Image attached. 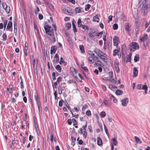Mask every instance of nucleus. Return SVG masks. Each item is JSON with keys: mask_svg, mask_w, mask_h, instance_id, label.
I'll return each mask as SVG.
<instances>
[{"mask_svg": "<svg viewBox=\"0 0 150 150\" xmlns=\"http://www.w3.org/2000/svg\"><path fill=\"white\" fill-rule=\"evenodd\" d=\"M62 81V79L60 77H58L57 79V81L58 82V83H59Z\"/></svg>", "mask_w": 150, "mask_h": 150, "instance_id": "nucleus-54", "label": "nucleus"}, {"mask_svg": "<svg viewBox=\"0 0 150 150\" xmlns=\"http://www.w3.org/2000/svg\"><path fill=\"white\" fill-rule=\"evenodd\" d=\"M88 60L90 62L91 64H93L94 62V59L92 57H89L88 58Z\"/></svg>", "mask_w": 150, "mask_h": 150, "instance_id": "nucleus-28", "label": "nucleus"}, {"mask_svg": "<svg viewBox=\"0 0 150 150\" xmlns=\"http://www.w3.org/2000/svg\"><path fill=\"white\" fill-rule=\"evenodd\" d=\"M100 15L98 14H97L95 16H94L93 18V21L94 22H99V19L98 18V17Z\"/></svg>", "mask_w": 150, "mask_h": 150, "instance_id": "nucleus-12", "label": "nucleus"}, {"mask_svg": "<svg viewBox=\"0 0 150 150\" xmlns=\"http://www.w3.org/2000/svg\"><path fill=\"white\" fill-rule=\"evenodd\" d=\"M101 106L105 105L106 106H109V104L108 103V101L105 100L102 103Z\"/></svg>", "mask_w": 150, "mask_h": 150, "instance_id": "nucleus-24", "label": "nucleus"}, {"mask_svg": "<svg viewBox=\"0 0 150 150\" xmlns=\"http://www.w3.org/2000/svg\"><path fill=\"white\" fill-rule=\"evenodd\" d=\"M72 27L73 28V30L74 31V33L76 32L77 31V30L76 28V26L75 24L74 23V22H72Z\"/></svg>", "mask_w": 150, "mask_h": 150, "instance_id": "nucleus-34", "label": "nucleus"}, {"mask_svg": "<svg viewBox=\"0 0 150 150\" xmlns=\"http://www.w3.org/2000/svg\"><path fill=\"white\" fill-rule=\"evenodd\" d=\"M148 38V35H144L143 37L140 38V41L142 42L146 41Z\"/></svg>", "mask_w": 150, "mask_h": 150, "instance_id": "nucleus-13", "label": "nucleus"}, {"mask_svg": "<svg viewBox=\"0 0 150 150\" xmlns=\"http://www.w3.org/2000/svg\"><path fill=\"white\" fill-rule=\"evenodd\" d=\"M2 5L3 6V8L5 9H6V6H7L6 3H2Z\"/></svg>", "mask_w": 150, "mask_h": 150, "instance_id": "nucleus-52", "label": "nucleus"}, {"mask_svg": "<svg viewBox=\"0 0 150 150\" xmlns=\"http://www.w3.org/2000/svg\"><path fill=\"white\" fill-rule=\"evenodd\" d=\"M139 47L138 44L135 42H132L129 46V48L131 51H134L138 49Z\"/></svg>", "mask_w": 150, "mask_h": 150, "instance_id": "nucleus-3", "label": "nucleus"}, {"mask_svg": "<svg viewBox=\"0 0 150 150\" xmlns=\"http://www.w3.org/2000/svg\"><path fill=\"white\" fill-rule=\"evenodd\" d=\"M97 144L98 145H100L102 144V141L100 137H98L97 139Z\"/></svg>", "mask_w": 150, "mask_h": 150, "instance_id": "nucleus-23", "label": "nucleus"}, {"mask_svg": "<svg viewBox=\"0 0 150 150\" xmlns=\"http://www.w3.org/2000/svg\"><path fill=\"white\" fill-rule=\"evenodd\" d=\"M37 96L35 95V99L37 101V104L40 103V101L39 96L37 94Z\"/></svg>", "mask_w": 150, "mask_h": 150, "instance_id": "nucleus-21", "label": "nucleus"}, {"mask_svg": "<svg viewBox=\"0 0 150 150\" xmlns=\"http://www.w3.org/2000/svg\"><path fill=\"white\" fill-rule=\"evenodd\" d=\"M23 101H24V102L25 103H27V98H26V97H24L23 98Z\"/></svg>", "mask_w": 150, "mask_h": 150, "instance_id": "nucleus-63", "label": "nucleus"}, {"mask_svg": "<svg viewBox=\"0 0 150 150\" xmlns=\"http://www.w3.org/2000/svg\"><path fill=\"white\" fill-rule=\"evenodd\" d=\"M63 102L64 101L62 100H60L59 101V105L60 107H61L62 106L63 104Z\"/></svg>", "mask_w": 150, "mask_h": 150, "instance_id": "nucleus-48", "label": "nucleus"}, {"mask_svg": "<svg viewBox=\"0 0 150 150\" xmlns=\"http://www.w3.org/2000/svg\"><path fill=\"white\" fill-rule=\"evenodd\" d=\"M112 140L113 141V144L114 145H116L117 144V141L116 139L113 138Z\"/></svg>", "mask_w": 150, "mask_h": 150, "instance_id": "nucleus-39", "label": "nucleus"}, {"mask_svg": "<svg viewBox=\"0 0 150 150\" xmlns=\"http://www.w3.org/2000/svg\"><path fill=\"white\" fill-rule=\"evenodd\" d=\"M34 138V137L33 136H32L31 135H30L29 137V140L31 141L32 139Z\"/></svg>", "mask_w": 150, "mask_h": 150, "instance_id": "nucleus-60", "label": "nucleus"}, {"mask_svg": "<svg viewBox=\"0 0 150 150\" xmlns=\"http://www.w3.org/2000/svg\"><path fill=\"white\" fill-rule=\"evenodd\" d=\"M52 86L53 87L54 89V87H55V88H56V86H57V84L59 83H58V82H57V81L56 82H54V83L52 82Z\"/></svg>", "mask_w": 150, "mask_h": 150, "instance_id": "nucleus-33", "label": "nucleus"}, {"mask_svg": "<svg viewBox=\"0 0 150 150\" xmlns=\"http://www.w3.org/2000/svg\"><path fill=\"white\" fill-rule=\"evenodd\" d=\"M79 49L81 52L82 53H84L85 52V51L84 50V47L83 45H80Z\"/></svg>", "mask_w": 150, "mask_h": 150, "instance_id": "nucleus-25", "label": "nucleus"}, {"mask_svg": "<svg viewBox=\"0 0 150 150\" xmlns=\"http://www.w3.org/2000/svg\"><path fill=\"white\" fill-rule=\"evenodd\" d=\"M109 75L110 77H112L113 76V74L112 72H110L109 73Z\"/></svg>", "mask_w": 150, "mask_h": 150, "instance_id": "nucleus-62", "label": "nucleus"}, {"mask_svg": "<svg viewBox=\"0 0 150 150\" xmlns=\"http://www.w3.org/2000/svg\"><path fill=\"white\" fill-rule=\"evenodd\" d=\"M38 17L39 19L40 20L42 19L43 18V16L42 14H39Z\"/></svg>", "mask_w": 150, "mask_h": 150, "instance_id": "nucleus-56", "label": "nucleus"}, {"mask_svg": "<svg viewBox=\"0 0 150 150\" xmlns=\"http://www.w3.org/2000/svg\"><path fill=\"white\" fill-rule=\"evenodd\" d=\"M12 26V22L11 21H9L7 25L6 30H9Z\"/></svg>", "mask_w": 150, "mask_h": 150, "instance_id": "nucleus-15", "label": "nucleus"}, {"mask_svg": "<svg viewBox=\"0 0 150 150\" xmlns=\"http://www.w3.org/2000/svg\"><path fill=\"white\" fill-rule=\"evenodd\" d=\"M57 49V47L55 46H52L51 48L50 53L52 54L55 53Z\"/></svg>", "mask_w": 150, "mask_h": 150, "instance_id": "nucleus-11", "label": "nucleus"}, {"mask_svg": "<svg viewBox=\"0 0 150 150\" xmlns=\"http://www.w3.org/2000/svg\"><path fill=\"white\" fill-rule=\"evenodd\" d=\"M139 55L138 54L136 55L134 57V60L135 62H137V61H139Z\"/></svg>", "mask_w": 150, "mask_h": 150, "instance_id": "nucleus-26", "label": "nucleus"}, {"mask_svg": "<svg viewBox=\"0 0 150 150\" xmlns=\"http://www.w3.org/2000/svg\"><path fill=\"white\" fill-rule=\"evenodd\" d=\"M52 76L53 80H55L56 79L55 73L54 72H53L52 74Z\"/></svg>", "mask_w": 150, "mask_h": 150, "instance_id": "nucleus-44", "label": "nucleus"}, {"mask_svg": "<svg viewBox=\"0 0 150 150\" xmlns=\"http://www.w3.org/2000/svg\"><path fill=\"white\" fill-rule=\"evenodd\" d=\"M5 10L6 13H9L10 11V7L8 6H6Z\"/></svg>", "mask_w": 150, "mask_h": 150, "instance_id": "nucleus-32", "label": "nucleus"}, {"mask_svg": "<svg viewBox=\"0 0 150 150\" xmlns=\"http://www.w3.org/2000/svg\"><path fill=\"white\" fill-rule=\"evenodd\" d=\"M64 62V61L62 57H61L60 58V60L59 62V64H61Z\"/></svg>", "mask_w": 150, "mask_h": 150, "instance_id": "nucleus-57", "label": "nucleus"}, {"mask_svg": "<svg viewBox=\"0 0 150 150\" xmlns=\"http://www.w3.org/2000/svg\"><path fill=\"white\" fill-rule=\"evenodd\" d=\"M104 127L105 132L106 134L107 135V136L108 137L109 136V134L107 128L105 125Z\"/></svg>", "mask_w": 150, "mask_h": 150, "instance_id": "nucleus-47", "label": "nucleus"}, {"mask_svg": "<svg viewBox=\"0 0 150 150\" xmlns=\"http://www.w3.org/2000/svg\"><path fill=\"white\" fill-rule=\"evenodd\" d=\"M100 115L101 117L103 118L106 115V113L104 111H102L100 113Z\"/></svg>", "mask_w": 150, "mask_h": 150, "instance_id": "nucleus-41", "label": "nucleus"}, {"mask_svg": "<svg viewBox=\"0 0 150 150\" xmlns=\"http://www.w3.org/2000/svg\"><path fill=\"white\" fill-rule=\"evenodd\" d=\"M102 62L100 60H98L97 62H95V65L97 66H100L101 65Z\"/></svg>", "mask_w": 150, "mask_h": 150, "instance_id": "nucleus-36", "label": "nucleus"}, {"mask_svg": "<svg viewBox=\"0 0 150 150\" xmlns=\"http://www.w3.org/2000/svg\"><path fill=\"white\" fill-rule=\"evenodd\" d=\"M111 97H112V98L113 99V101L115 103H116L117 102V99L115 98V97L112 95H111Z\"/></svg>", "mask_w": 150, "mask_h": 150, "instance_id": "nucleus-53", "label": "nucleus"}, {"mask_svg": "<svg viewBox=\"0 0 150 150\" xmlns=\"http://www.w3.org/2000/svg\"><path fill=\"white\" fill-rule=\"evenodd\" d=\"M91 6V5L89 4H88L86 5L85 7V10L86 11H87L88 10L89 8H90V7Z\"/></svg>", "mask_w": 150, "mask_h": 150, "instance_id": "nucleus-37", "label": "nucleus"}, {"mask_svg": "<svg viewBox=\"0 0 150 150\" xmlns=\"http://www.w3.org/2000/svg\"><path fill=\"white\" fill-rule=\"evenodd\" d=\"M94 52L103 62H105V60L108 59L107 57V55L104 54L99 50L97 49L94 51Z\"/></svg>", "mask_w": 150, "mask_h": 150, "instance_id": "nucleus-2", "label": "nucleus"}, {"mask_svg": "<svg viewBox=\"0 0 150 150\" xmlns=\"http://www.w3.org/2000/svg\"><path fill=\"white\" fill-rule=\"evenodd\" d=\"M128 101V99L127 98L123 99L121 100L122 105L124 106H126Z\"/></svg>", "mask_w": 150, "mask_h": 150, "instance_id": "nucleus-8", "label": "nucleus"}, {"mask_svg": "<svg viewBox=\"0 0 150 150\" xmlns=\"http://www.w3.org/2000/svg\"><path fill=\"white\" fill-rule=\"evenodd\" d=\"M125 29L126 30L128 31H130L131 30V29L130 27V26L128 25H127L125 26Z\"/></svg>", "mask_w": 150, "mask_h": 150, "instance_id": "nucleus-42", "label": "nucleus"}, {"mask_svg": "<svg viewBox=\"0 0 150 150\" xmlns=\"http://www.w3.org/2000/svg\"><path fill=\"white\" fill-rule=\"evenodd\" d=\"M88 129H89L90 132H92V127L90 126H88Z\"/></svg>", "mask_w": 150, "mask_h": 150, "instance_id": "nucleus-64", "label": "nucleus"}, {"mask_svg": "<svg viewBox=\"0 0 150 150\" xmlns=\"http://www.w3.org/2000/svg\"><path fill=\"white\" fill-rule=\"evenodd\" d=\"M96 33L95 31H94L92 33H90L89 34L90 37L93 38L95 37L96 35Z\"/></svg>", "mask_w": 150, "mask_h": 150, "instance_id": "nucleus-19", "label": "nucleus"}, {"mask_svg": "<svg viewBox=\"0 0 150 150\" xmlns=\"http://www.w3.org/2000/svg\"><path fill=\"white\" fill-rule=\"evenodd\" d=\"M117 48V49H115L113 50V55L114 56H115L117 55H118V57L120 58L121 57V54L120 53L119 54V53L120 52V47L118 48V47Z\"/></svg>", "mask_w": 150, "mask_h": 150, "instance_id": "nucleus-4", "label": "nucleus"}, {"mask_svg": "<svg viewBox=\"0 0 150 150\" xmlns=\"http://www.w3.org/2000/svg\"><path fill=\"white\" fill-rule=\"evenodd\" d=\"M134 138L136 142L137 143L139 144H141L142 143V141L138 137L136 136H135Z\"/></svg>", "mask_w": 150, "mask_h": 150, "instance_id": "nucleus-16", "label": "nucleus"}, {"mask_svg": "<svg viewBox=\"0 0 150 150\" xmlns=\"http://www.w3.org/2000/svg\"><path fill=\"white\" fill-rule=\"evenodd\" d=\"M81 27L82 28L85 30H89L88 27L87 25H82L81 26Z\"/></svg>", "mask_w": 150, "mask_h": 150, "instance_id": "nucleus-31", "label": "nucleus"}, {"mask_svg": "<svg viewBox=\"0 0 150 150\" xmlns=\"http://www.w3.org/2000/svg\"><path fill=\"white\" fill-rule=\"evenodd\" d=\"M142 89L145 90V93L146 94L147 93V91L148 90V87L146 85V84H145V85L143 86Z\"/></svg>", "mask_w": 150, "mask_h": 150, "instance_id": "nucleus-20", "label": "nucleus"}, {"mask_svg": "<svg viewBox=\"0 0 150 150\" xmlns=\"http://www.w3.org/2000/svg\"><path fill=\"white\" fill-rule=\"evenodd\" d=\"M78 132L80 134H83V129L82 128H80L79 129V131H78Z\"/></svg>", "mask_w": 150, "mask_h": 150, "instance_id": "nucleus-40", "label": "nucleus"}, {"mask_svg": "<svg viewBox=\"0 0 150 150\" xmlns=\"http://www.w3.org/2000/svg\"><path fill=\"white\" fill-rule=\"evenodd\" d=\"M66 27L67 28V29L70 28L71 26V24L70 23H68L66 25Z\"/></svg>", "mask_w": 150, "mask_h": 150, "instance_id": "nucleus-45", "label": "nucleus"}, {"mask_svg": "<svg viewBox=\"0 0 150 150\" xmlns=\"http://www.w3.org/2000/svg\"><path fill=\"white\" fill-rule=\"evenodd\" d=\"M77 25L79 27H81L83 25L81 24V21L80 18H79L77 21Z\"/></svg>", "mask_w": 150, "mask_h": 150, "instance_id": "nucleus-29", "label": "nucleus"}, {"mask_svg": "<svg viewBox=\"0 0 150 150\" xmlns=\"http://www.w3.org/2000/svg\"><path fill=\"white\" fill-rule=\"evenodd\" d=\"M1 19L3 23V25H7V24L8 23V21L6 19L4 18L3 17H1Z\"/></svg>", "mask_w": 150, "mask_h": 150, "instance_id": "nucleus-18", "label": "nucleus"}, {"mask_svg": "<svg viewBox=\"0 0 150 150\" xmlns=\"http://www.w3.org/2000/svg\"><path fill=\"white\" fill-rule=\"evenodd\" d=\"M59 60V58H54L53 61L54 62H55L57 63L58 62Z\"/></svg>", "mask_w": 150, "mask_h": 150, "instance_id": "nucleus-51", "label": "nucleus"}, {"mask_svg": "<svg viewBox=\"0 0 150 150\" xmlns=\"http://www.w3.org/2000/svg\"><path fill=\"white\" fill-rule=\"evenodd\" d=\"M123 93V91L120 90L118 89L115 91V93L117 95H122Z\"/></svg>", "mask_w": 150, "mask_h": 150, "instance_id": "nucleus-22", "label": "nucleus"}, {"mask_svg": "<svg viewBox=\"0 0 150 150\" xmlns=\"http://www.w3.org/2000/svg\"><path fill=\"white\" fill-rule=\"evenodd\" d=\"M63 12L66 14H67V13H71L70 10L69 9V8L66 7L65 6H63L62 7Z\"/></svg>", "mask_w": 150, "mask_h": 150, "instance_id": "nucleus-7", "label": "nucleus"}, {"mask_svg": "<svg viewBox=\"0 0 150 150\" xmlns=\"http://www.w3.org/2000/svg\"><path fill=\"white\" fill-rule=\"evenodd\" d=\"M93 72L96 75H98V71L97 69H95Z\"/></svg>", "mask_w": 150, "mask_h": 150, "instance_id": "nucleus-58", "label": "nucleus"}, {"mask_svg": "<svg viewBox=\"0 0 150 150\" xmlns=\"http://www.w3.org/2000/svg\"><path fill=\"white\" fill-rule=\"evenodd\" d=\"M83 9V8L79 7H77L75 9V11L76 13H79L81 11V10Z\"/></svg>", "mask_w": 150, "mask_h": 150, "instance_id": "nucleus-14", "label": "nucleus"}, {"mask_svg": "<svg viewBox=\"0 0 150 150\" xmlns=\"http://www.w3.org/2000/svg\"><path fill=\"white\" fill-rule=\"evenodd\" d=\"M47 4V6L48 7L51 9L52 10H53L54 9V6H53L48 3H48H46Z\"/></svg>", "mask_w": 150, "mask_h": 150, "instance_id": "nucleus-30", "label": "nucleus"}, {"mask_svg": "<svg viewBox=\"0 0 150 150\" xmlns=\"http://www.w3.org/2000/svg\"><path fill=\"white\" fill-rule=\"evenodd\" d=\"M72 120L73 122L74 125H76L77 124V123L76 122V120L75 119H74V118H73L72 119Z\"/></svg>", "mask_w": 150, "mask_h": 150, "instance_id": "nucleus-50", "label": "nucleus"}, {"mask_svg": "<svg viewBox=\"0 0 150 150\" xmlns=\"http://www.w3.org/2000/svg\"><path fill=\"white\" fill-rule=\"evenodd\" d=\"M133 72L132 76L133 77H135L137 76L138 74V71L137 69L135 68H134L133 69Z\"/></svg>", "mask_w": 150, "mask_h": 150, "instance_id": "nucleus-10", "label": "nucleus"}, {"mask_svg": "<svg viewBox=\"0 0 150 150\" xmlns=\"http://www.w3.org/2000/svg\"><path fill=\"white\" fill-rule=\"evenodd\" d=\"M86 114L88 116H90L91 115V113L90 110H88L86 111Z\"/></svg>", "mask_w": 150, "mask_h": 150, "instance_id": "nucleus-49", "label": "nucleus"}, {"mask_svg": "<svg viewBox=\"0 0 150 150\" xmlns=\"http://www.w3.org/2000/svg\"><path fill=\"white\" fill-rule=\"evenodd\" d=\"M87 122H86V123L85 125L84 126H83L82 127V128H83V137L85 138H86L87 135V133L86 131V128H87Z\"/></svg>", "mask_w": 150, "mask_h": 150, "instance_id": "nucleus-6", "label": "nucleus"}, {"mask_svg": "<svg viewBox=\"0 0 150 150\" xmlns=\"http://www.w3.org/2000/svg\"><path fill=\"white\" fill-rule=\"evenodd\" d=\"M143 46L142 47L143 49L144 50H146L147 48H146V45H145V43L144 42H143Z\"/></svg>", "mask_w": 150, "mask_h": 150, "instance_id": "nucleus-55", "label": "nucleus"}, {"mask_svg": "<svg viewBox=\"0 0 150 150\" xmlns=\"http://www.w3.org/2000/svg\"><path fill=\"white\" fill-rule=\"evenodd\" d=\"M119 62L117 61L115 62L114 63V65L115 68L116 70H117V72L118 73L120 72V69L118 67Z\"/></svg>", "mask_w": 150, "mask_h": 150, "instance_id": "nucleus-9", "label": "nucleus"}, {"mask_svg": "<svg viewBox=\"0 0 150 150\" xmlns=\"http://www.w3.org/2000/svg\"><path fill=\"white\" fill-rule=\"evenodd\" d=\"M55 67L58 72L60 73L61 72L62 68L59 64L57 65Z\"/></svg>", "mask_w": 150, "mask_h": 150, "instance_id": "nucleus-17", "label": "nucleus"}, {"mask_svg": "<svg viewBox=\"0 0 150 150\" xmlns=\"http://www.w3.org/2000/svg\"><path fill=\"white\" fill-rule=\"evenodd\" d=\"M113 29L115 30L117 29L118 28V26L117 24L116 23L114 24L113 26Z\"/></svg>", "mask_w": 150, "mask_h": 150, "instance_id": "nucleus-43", "label": "nucleus"}, {"mask_svg": "<svg viewBox=\"0 0 150 150\" xmlns=\"http://www.w3.org/2000/svg\"><path fill=\"white\" fill-rule=\"evenodd\" d=\"M37 105L39 111V112L40 111V110L41 111L42 108L40 105V103L38 104H37Z\"/></svg>", "mask_w": 150, "mask_h": 150, "instance_id": "nucleus-46", "label": "nucleus"}, {"mask_svg": "<svg viewBox=\"0 0 150 150\" xmlns=\"http://www.w3.org/2000/svg\"><path fill=\"white\" fill-rule=\"evenodd\" d=\"M132 54H129L127 55V62H130L131 61V58Z\"/></svg>", "mask_w": 150, "mask_h": 150, "instance_id": "nucleus-27", "label": "nucleus"}, {"mask_svg": "<svg viewBox=\"0 0 150 150\" xmlns=\"http://www.w3.org/2000/svg\"><path fill=\"white\" fill-rule=\"evenodd\" d=\"M44 29L46 33L50 36V40L53 43H54L56 41V38L54 35V31L53 29L51 26L48 25H46L44 26Z\"/></svg>", "mask_w": 150, "mask_h": 150, "instance_id": "nucleus-1", "label": "nucleus"}, {"mask_svg": "<svg viewBox=\"0 0 150 150\" xmlns=\"http://www.w3.org/2000/svg\"><path fill=\"white\" fill-rule=\"evenodd\" d=\"M142 86V85H141L140 84H138L137 86V88L139 90L142 89L143 86Z\"/></svg>", "mask_w": 150, "mask_h": 150, "instance_id": "nucleus-38", "label": "nucleus"}, {"mask_svg": "<svg viewBox=\"0 0 150 150\" xmlns=\"http://www.w3.org/2000/svg\"><path fill=\"white\" fill-rule=\"evenodd\" d=\"M113 41L114 45L116 46L117 48V47H118L117 45L119 43V38L116 36H115L113 39Z\"/></svg>", "mask_w": 150, "mask_h": 150, "instance_id": "nucleus-5", "label": "nucleus"}, {"mask_svg": "<svg viewBox=\"0 0 150 150\" xmlns=\"http://www.w3.org/2000/svg\"><path fill=\"white\" fill-rule=\"evenodd\" d=\"M3 41H5L7 38V36L6 33H4L2 36Z\"/></svg>", "mask_w": 150, "mask_h": 150, "instance_id": "nucleus-35", "label": "nucleus"}, {"mask_svg": "<svg viewBox=\"0 0 150 150\" xmlns=\"http://www.w3.org/2000/svg\"><path fill=\"white\" fill-rule=\"evenodd\" d=\"M67 122L69 125H71L72 123L71 120V119H69L68 120Z\"/></svg>", "mask_w": 150, "mask_h": 150, "instance_id": "nucleus-59", "label": "nucleus"}, {"mask_svg": "<svg viewBox=\"0 0 150 150\" xmlns=\"http://www.w3.org/2000/svg\"><path fill=\"white\" fill-rule=\"evenodd\" d=\"M82 68H83V70L85 71L86 72H87L88 71V69L86 67H82Z\"/></svg>", "mask_w": 150, "mask_h": 150, "instance_id": "nucleus-61", "label": "nucleus"}]
</instances>
